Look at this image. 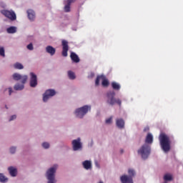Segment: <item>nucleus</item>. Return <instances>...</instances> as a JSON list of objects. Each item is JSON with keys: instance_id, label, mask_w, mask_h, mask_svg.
Returning <instances> with one entry per match:
<instances>
[{"instance_id": "f257e3e1", "label": "nucleus", "mask_w": 183, "mask_h": 183, "mask_svg": "<svg viewBox=\"0 0 183 183\" xmlns=\"http://www.w3.org/2000/svg\"><path fill=\"white\" fill-rule=\"evenodd\" d=\"M159 141L161 149L164 152L167 153L171 151V140L168 135L165 133H161L159 136Z\"/></svg>"}, {"instance_id": "f03ea898", "label": "nucleus", "mask_w": 183, "mask_h": 183, "mask_svg": "<svg viewBox=\"0 0 183 183\" xmlns=\"http://www.w3.org/2000/svg\"><path fill=\"white\" fill-rule=\"evenodd\" d=\"M137 155L143 161H147L151 155V145L144 144L137 149Z\"/></svg>"}, {"instance_id": "7ed1b4c3", "label": "nucleus", "mask_w": 183, "mask_h": 183, "mask_svg": "<svg viewBox=\"0 0 183 183\" xmlns=\"http://www.w3.org/2000/svg\"><path fill=\"white\" fill-rule=\"evenodd\" d=\"M107 104L111 105V107H114L115 104H117V105L121 107L122 101L115 98V92L110 91L107 93Z\"/></svg>"}, {"instance_id": "20e7f679", "label": "nucleus", "mask_w": 183, "mask_h": 183, "mask_svg": "<svg viewBox=\"0 0 183 183\" xmlns=\"http://www.w3.org/2000/svg\"><path fill=\"white\" fill-rule=\"evenodd\" d=\"M91 111V107L88 105L83 106L80 108H78L74 112V115L76 117V118L82 119L86 114H88V112Z\"/></svg>"}, {"instance_id": "39448f33", "label": "nucleus", "mask_w": 183, "mask_h": 183, "mask_svg": "<svg viewBox=\"0 0 183 183\" xmlns=\"http://www.w3.org/2000/svg\"><path fill=\"white\" fill-rule=\"evenodd\" d=\"M56 168H58L57 165H54L53 167H51L46 172V177L48 179V183H55L56 181L55 180V173L56 172Z\"/></svg>"}, {"instance_id": "423d86ee", "label": "nucleus", "mask_w": 183, "mask_h": 183, "mask_svg": "<svg viewBox=\"0 0 183 183\" xmlns=\"http://www.w3.org/2000/svg\"><path fill=\"white\" fill-rule=\"evenodd\" d=\"M1 14L6 16V18H8L11 21H15L16 20V14L14 11H9V10H3L1 11Z\"/></svg>"}, {"instance_id": "0eeeda50", "label": "nucleus", "mask_w": 183, "mask_h": 183, "mask_svg": "<svg viewBox=\"0 0 183 183\" xmlns=\"http://www.w3.org/2000/svg\"><path fill=\"white\" fill-rule=\"evenodd\" d=\"M73 151H81L82 149V142H81V138H77L71 142Z\"/></svg>"}, {"instance_id": "6e6552de", "label": "nucleus", "mask_w": 183, "mask_h": 183, "mask_svg": "<svg viewBox=\"0 0 183 183\" xmlns=\"http://www.w3.org/2000/svg\"><path fill=\"white\" fill-rule=\"evenodd\" d=\"M61 45H62L61 55L62 56L66 57L68 56V51H69V46L68 45V41L62 40Z\"/></svg>"}, {"instance_id": "1a4fd4ad", "label": "nucleus", "mask_w": 183, "mask_h": 183, "mask_svg": "<svg viewBox=\"0 0 183 183\" xmlns=\"http://www.w3.org/2000/svg\"><path fill=\"white\" fill-rule=\"evenodd\" d=\"M13 79H14V81H21V84H25L26 81H28V76H22L18 73H14L13 74Z\"/></svg>"}, {"instance_id": "9d476101", "label": "nucleus", "mask_w": 183, "mask_h": 183, "mask_svg": "<svg viewBox=\"0 0 183 183\" xmlns=\"http://www.w3.org/2000/svg\"><path fill=\"white\" fill-rule=\"evenodd\" d=\"M56 94L55 90L54 89H47L45 93L43 94V101L44 102H46L48 101L49 98H51V97H54Z\"/></svg>"}, {"instance_id": "9b49d317", "label": "nucleus", "mask_w": 183, "mask_h": 183, "mask_svg": "<svg viewBox=\"0 0 183 183\" xmlns=\"http://www.w3.org/2000/svg\"><path fill=\"white\" fill-rule=\"evenodd\" d=\"M30 76V86L31 88H35V86L38 85V79L36 78V74H34L33 72H31Z\"/></svg>"}, {"instance_id": "f8f14e48", "label": "nucleus", "mask_w": 183, "mask_h": 183, "mask_svg": "<svg viewBox=\"0 0 183 183\" xmlns=\"http://www.w3.org/2000/svg\"><path fill=\"white\" fill-rule=\"evenodd\" d=\"M121 183H134V179L128 174H123L120 177Z\"/></svg>"}, {"instance_id": "ddd939ff", "label": "nucleus", "mask_w": 183, "mask_h": 183, "mask_svg": "<svg viewBox=\"0 0 183 183\" xmlns=\"http://www.w3.org/2000/svg\"><path fill=\"white\" fill-rule=\"evenodd\" d=\"M116 126L117 128H119V129H124L125 128V121L124 119H117Z\"/></svg>"}, {"instance_id": "4468645a", "label": "nucleus", "mask_w": 183, "mask_h": 183, "mask_svg": "<svg viewBox=\"0 0 183 183\" xmlns=\"http://www.w3.org/2000/svg\"><path fill=\"white\" fill-rule=\"evenodd\" d=\"M152 142H154V136H152V134L148 133L146 137L144 144H147V145H151Z\"/></svg>"}, {"instance_id": "2eb2a0df", "label": "nucleus", "mask_w": 183, "mask_h": 183, "mask_svg": "<svg viewBox=\"0 0 183 183\" xmlns=\"http://www.w3.org/2000/svg\"><path fill=\"white\" fill-rule=\"evenodd\" d=\"M46 53L51 55V56L55 55V52H56V50L55 49V48L52 47V46H47L46 47Z\"/></svg>"}, {"instance_id": "dca6fc26", "label": "nucleus", "mask_w": 183, "mask_h": 183, "mask_svg": "<svg viewBox=\"0 0 183 183\" xmlns=\"http://www.w3.org/2000/svg\"><path fill=\"white\" fill-rule=\"evenodd\" d=\"M8 170L11 177H16V174H18V170H16V168L10 167L8 168Z\"/></svg>"}, {"instance_id": "f3484780", "label": "nucleus", "mask_w": 183, "mask_h": 183, "mask_svg": "<svg viewBox=\"0 0 183 183\" xmlns=\"http://www.w3.org/2000/svg\"><path fill=\"white\" fill-rule=\"evenodd\" d=\"M27 15L29 21H34L35 19V11L32 9L27 11Z\"/></svg>"}, {"instance_id": "a211bd4d", "label": "nucleus", "mask_w": 183, "mask_h": 183, "mask_svg": "<svg viewBox=\"0 0 183 183\" xmlns=\"http://www.w3.org/2000/svg\"><path fill=\"white\" fill-rule=\"evenodd\" d=\"M70 58L71 61H73V62H75L76 64H78V62H79L80 61L79 57L74 52L71 53Z\"/></svg>"}, {"instance_id": "6ab92c4d", "label": "nucleus", "mask_w": 183, "mask_h": 183, "mask_svg": "<svg viewBox=\"0 0 183 183\" xmlns=\"http://www.w3.org/2000/svg\"><path fill=\"white\" fill-rule=\"evenodd\" d=\"M82 165L84 169H91V167H92V163H91V161L85 160L82 162Z\"/></svg>"}, {"instance_id": "aec40b11", "label": "nucleus", "mask_w": 183, "mask_h": 183, "mask_svg": "<svg viewBox=\"0 0 183 183\" xmlns=\"http://www.w3.org/2000/svg\"><path fill=\"white\" fill-rule=\"evenodd\" d=\"M127 173H128V177H131L132 179H134V177H135V175H137V172H135V169H132V168H129L127 170Z\"/></svg>"}, {"instance_id": "412c9836", "label": "nucleus", "mask_w": 183, "mask_h": 183, "mask_svg": "<svg viewBox=\"0 0 183 183\" xmlns=\"http://www.w3.org/2000/svg\"><path fill=\"white\" fill-rule=\"evenodd\" d=\"M112 87L114 91H119V89H121V85L119 83H117V81L112 82Z\"/></svg>"}, {"instance_id": "4be33fe9", "label": "nucleus", "mask_w": 183, "mask_h": 183, "mask_svg": "<svg viewBox=\"0 0 183 183\" xmlns=\"http://www.w3.org/2000/svg\"><path fill=\"white\" fill-rule=\"evenodd\" d=\"M24 88H25V86L24 85L23 83H22V84H16L14 86L15 91H22V89H24Z\"/></svg>"}, {"instance_id": "5701e85b", "label": "nucleus", "mask_w": 183, "mask_h": 183, "mask_svg": "<svg viewBox=\"0 0 183 183\" xmlns=\"http://www.w3.org/2000/svg\"><path fill=\"white\" fill-rule=\"evenodd\" d=\"M8 34H15L16 32V27L10 26L6 29Z\"/></svg>"}, {"instance_id": "b1692460", "label": "nucleus", "mask_w": 183, "mask_h": 183, "mask_svg": "<svg viewBox=\"0 0 183 183\" xmlns=\"http://www.w3.org/2000/svg\"><path fill=\"white\" fill-rule=\"evenodd\" d=\"M102 86L107 87L109 85V81H108V79H105L104 76L103 78H102Z\"/></svg>"}, {"instance_id": "393cba45", "label": "nucleus", "mask_w": 183, "mask_h": 183, "mask_svg": "<svg viewBox=\"0 0 183 183\" xmlns=\"http://www.w3.org/2000/svg\"><path fill=\"white\" fill-rule=\"evenodd\" d=\"M0 182L5 183L8 182V178L5 177L4 174L0 173Z\"/></svg>"}, {"instance_id": "a878e982", "label": "nucleus", "mask_w": 183, "mask_h": 183, "mask_svg": "<svg viewBox=\"0 0 183 183\" xmlns=\"http://www.w3.org/2000/svg\"><path fill=\"white\" fill-rule=\"evenodd\" d=\"M68 76L69 79H75V78H76V76H75V73H74V71H68Z\"/></svg>"}, {"instance_id": "bb28decb", "label": "nucleus", "mask_w": 183, "mask_h": 183, "mask_svg": "<svg viewBox=\"0 0 183 183\" xmlns=\"http://www.w3.org/2000/svg\"><path fill=\"white\" fill-rule=\"evenodd\" d=\"M112 119H114V117H110L105 120V124L107 125H112Z\"/></svg>"}, {"instance_id": "cd10ccee", "label": "nucleus", "mask_w": 183, "mask_h": 183, "mask_svg": "<svg viewBox=\"0 0 183 183\" xmlns=\"http://www.w3.org/2000/svg\"><path fill=\"white\" fill-rule=\"evenodd\" d=\"M101 162L99 160L94 159V165L97 169H101Z\"/></svg>"}, {"instance_id": "c85d7f7f", "label": "nucleus", "mask_w": 183, "mask_h": 183, "mask_svg": "<svg viewBox=\"0 0 183 183\" xmlns=\"http://www.w3.org/2000/svg\"><path fill=\"white\" fill-rule=\"evenodd\" d=\"M14 68L16 69H24V66L21 63H16L14 64Z\"/></svg>"}, {"instance_id": "c756f323", "label": "nucleus", "mask_w": 183, "mask_h": 183, "mask_svg": "<svg viewBox=\"0 0 183 183\" xmlns=\"http://www.w3.org/2000/svg\"><path fill=\"white\" fill-rule=\"evenodd\" d=\"M64 11L66 12H71V5L69 4H66L65 6H64Z\"/></svg>"}, {"instance_id": "7c9ffc66", "label": "nucleus", "mask_w": 183, "mask_h": 183, "mask_svg": "<svg viewBox=\"0 0 183 183\" xmlns=\"http://www.w3.org/2000/svg\"><path fill=\"white\" fill-rule=\"evenodd\" d=\"M102 78H104V75L97 76L96 81H95V84L97 86L99 85V79H102Z\"/></svg>"}, {"instance_id": "2f4dec72", "label": "nucleus", "mask_w": 183, "mask_h": 183, "mask_svg": "<svg viewBox=\"0 0 183 183\" xmlns=\"http://www.w3.org/2000/svg\"><path fill=\"white\" fill-rule=\"evenodd\" d=\"M0 56H5V49L4 47H0Z\"/></svg>"}, {"instance_id": "473e14b6", "label": "nucleus", "mask_w": 183, "mask_h": 183, "mask_svg": "<svg viewBox=\"0 0 183 183\" xmlns=\"http://www.w3.org/2000/svg\"><path fill=\"white\" fill-rule=\"evenodd\" d=\"M42 147L43 148H44L45 149H48V148H49V143L48 142H44L42 144Z\"/></svg>"}, {"instance_id": "72a5a7b5", "label": "nucleus", "mask_w": 183, "mask_h": 183, "mask_svg": "<svg viewBox=\"0 0 183 183\" xmlns=\"http://www.w3.org/2000/svg\"><path fill=\"white\" fill-rule=\"evenodd\" d=\"M27 49L29 51H33L34 50V45L32 43H30L29 45H27Z\"/></svg>"}, {"instance_id": "f704fd0d", "label": "nucleus", "mask_w": 183, "mask_h": 183, "mask_svg": "<svg viewBox=\"0 0 183 183\" xmlns=\"http://www.w3.org/2000/svg\"><path fill=\"white\" fill-rule=\"evenodd\" d=\"M16 147H12L10 148V152H11V154H15V152H16Z\"/></svg>"}, {"instance_id": "c9c22d12", "label": "nucleus", "mask_w": 183, "mask_h": 183, "mask_svg": "<svg viewBox=\"0 0 183 183\" xmlns=\"http://www.w3.org/2000/svg\"><path fill=\"white\" fill-rule=\"evenodd\" d=\"M75 1H76V0H67V4L71 6V4H74V2H75Z\"/></svg>"}, {"instance_id": "e433bc0d", "label": "nucleus", "mask_w": 183, "mask_h": 183, "mask_svg": "<svg viewBox=\"0 0 183 183\" xmlns=\"http://www.w3.org/2000/svg\"><path fill=\"white\" fill-rule=\"evenodd\" d=\"M14 119H16V115L11 116L9 119V121H14Z\"/></svg>"}, {"instance_id": "4c0bfd02", "label": "nucleus", "mask_w": 183, "mask_h": 183, "mask_svg": "<svg viewBox=\"0 0 183 183\" xmlns=\"http://www.w3.org/2000/svg\"><path fill=\"white\" fill-rule=\"evenodd\" d=\"M13 91H12V88L9 87V95H11Z\"/></svg>"}, {"instance_id": "58836bf2", "label": "nucleus", "mask_w": 183, "mask_h": 183, "mask_svg": "<svg viewBox=\"0 0 183 183\" xmlns=\"http://www.w3.org/2000/svg\"><path fill=\"white\" fill-rule=\"evenodd\" d=\"M149 127H145L144 129V132H147V131H149Z\"/></svg>"}, {"instance_id": "ea45409f", "label": "nucleus", "mask_w": 183, "mask_h": 183, "mask_svg": "<svg viewBox=\"0 0 183 183\" xmlns=\"http://www.w3.org/2000/svg\"><path fill=\"white\" fill-rule=\"evenodd\" d=\"M123 152H124V149H120V154H122Z\"/></svg>"}, {"instance_id": "a19ab883", "label": "nucleus", "mask_w": 183, "mask_h": 183, "mask_svg": "<svg viewBox=\"0 0 183 183\" xmlns=\"http://www.w3.org/2000/svg\"><path fill=\"white\" fill-rule=\"evenodd\" d=\"M91 76H92V75L91 74L90 76H89V78H91Z\"/></svg>"}, {"instance_id": "79ce46f5", "label": "nucleus", "mask_w": 183, "mask_h": 183, "mask_svg": "<svg viewBox=\"0 0 183 183\" xmlns=\"http://www.w3.org/2000/svg\"><path fill=\"white\" fill-rule=\"evenodd\" d=\"M5 107H6V109H8V107H6V105Z\"/></svg>"}]
</instances>
